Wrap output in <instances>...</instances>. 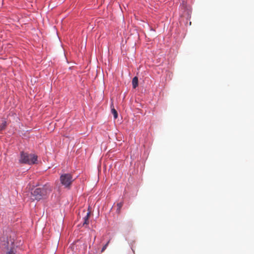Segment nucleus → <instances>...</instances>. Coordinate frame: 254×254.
<instances>
[{"label": "nucleus", "instance_id": "f257e3e1", "mask_svg": "<svg viewBox=\"0 0 254 254\" xmlns=\"http://www.w3.org/2000/svg\"><path fill=\"white\" fill-rule=\"evenodd\" d=\"M52 190V187L49 184H46L42 188H36L32 190L31 198L37 200L46 198L51 193Z\"/></svg>", "mask_w": 254, "mask_h": 254}, {"label": "nucleus", "instance_id": "f03ea898", "mask_svg": "<svg viewBox=\"0 0 254 254\" xmlns=\"http://www.w3.org/2000/svg\"><path fill=\"white\" fill-rule=\"evenodd\" d=\"M37 156L34 154H29L27 152L22 151L20 153V156L19 161L20 163L32 165L36 163Z\"/></svg>", "mask_w": 254, "mask_h": 254}, {"label": "nucleus", "instance_id": "7ed1b4c3", "mask_svg": "<svg viewBox=\"0 0 254 254\" xmlns=\"http://www.w3.org/2000/svg\"><path fill=\"white\" fill-rule=\"evenodd\" d=\"M74 181L73 176L70 173L63 174L60 176L61 183L65 188L70 189Z\"/></svg>", "mask_w": 254, "mask_h": 254}, {"label": "nucleus", "instance_id": "20e7f679", "mask_svg": "<svg viewBox=\"0 0 254 254\" xmlns=\"http://www.w3.org/2000/svg\"><path fill=\"white\" fill-rule=\"evenodd\" d=\"M132 84L133 88H135L138 86V78L136 76L133 78Z\"/></svg>", "mask_w": 254, "mask_h": 254}, {"label": "nucleus", "instance_id": "39448f33", "mask_svg": "<svg viewBox=\"0 0 254 254\" xmlns=\"http://www.w3.org/2000/svg\"><path fill=\"white\" fill-rule=\"evenodd\" d=\"M90 215V212H88L86 214V215L84 217V222L83 223V225H87L89 223V217Z\"/></svg>", "mask_w": 254, "mask_h": 254}, {"label": "nucleus", "instance_id": "423d86ee", "mask_svg": "<svg viewBox=\"0 0 254 254\" xmlns=\"http://www.w3.org/2000/svg\"><path fill=\"white\" fill-rule=\"evenodd\" d=\"M123 202H121L117 204V212L118 213H120L121 209L122 207L123 206Z\"/></svg>", "mask_w": 254, "mask_h": 254}, {"label": "nucleus", "instance_id": "0eeeda50", "mask_svg": "<svg viewBox=\"0 0 254 254\" xmlns=\"http://www.w3.org/2000/svg\"><path fill=\"white\" fill-rule=\"evenodd\" d=\"M111 112L114 115V118L117 119L118 118V113L117 111L114 108H112L111 109Z\"/></svg>", "mask_w": 254, "mask_h": 254}, {"label": "nucleus", "instance_id": "6e6552de", "mask_svg": "<svg viewBox=\"0 0 254 254\" xmlns=\"http://www.w3.org/2000/svg\"><path fill=\"white\" fill-rule=\"evenodd\" d=\"M6 126V122L5 121H3L2 123V124H1V125L0 126V129L2 130V129H4Z\"/></svg>", "mask_w": 254, "mask_h": 254}, {"label": "nucleus", "instance_id": "1a4fd4ad", "mask_svg": "<svg viewBox=\"0 0 254 254\" xmlns=\"http://www.w3.org/2000/svg\"><path fill=\"white\" fill-rule=\"evenodd\" d=\"M109 243H110V240L108 241V242L103 247V248L101 250V253H103L106 249Z\"/></svg>", "mask_w": 254, "mask_h": 254}, {"label": "nucleus", "instance_id": "9d476101", "mask_svg": "<svg viewBox=\"0 0 254 254\" xmlns=\"http://www.w3.org/2000/svg\"><path fill=\"white\" fill-rule=\"evenodd\" d=\"M6 254H15L12 250H11L7 253Z\"/></svg>", "mask_w": 254, "mask_h": 254}]
</instances>
